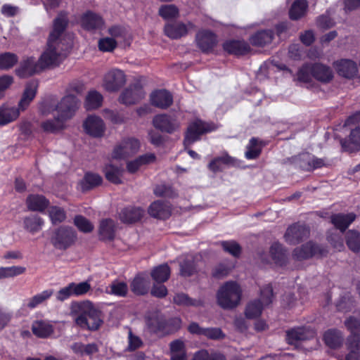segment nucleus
<instances>
[{
	"label": "nucleus",
	"mask_w": 360,
	"mask_h": 360,
	"mask_svg": "<svg viewBox=\"0 0 360 360\" xmlns=\"http://www.w3.org/2000/svg\"><path fill=\"white\" fill-rule=\"evenodd\" d=\"M68 18L63 13H60L54 20L53 30L50 33L45 50L39 58L43 70L53 68L58 66L64 58L63 44L60 39L62 33L65 30Z\"/></svg>",
	"instance_id": "nucleus-1"
},
{
	"label": "nucleus",
	"mask_w": 360,
	"mask_h": 360,
	"mask_svg": "<svg viewBox=\"0 0 360 360\" xmlns=\"http://www.w3.org/2000/svg\"><path fill=\"white\" fill-rule=\"evenodd\" d=\"M241 295L242 291L238 284L234 281H228L217 291V303L224 309H233L240 303Z\"/></svg>",
	"instance_id": "nucleus-2"
},
{
	"label": "nucleus",
	"mask_w": 360,
	"mask_h": 360,
	"mask_svg": "<svg viewBox=\"0 0 360 360\" xmlns=\"http://www.w3.org/2000/svg\"><path fill=\"white\" fill-rule=\"evenodd\" d=\"M75 321L82 328L89 330L98 329L103 322L101 318V311L96 309L90 302L84 305Z\"/></svg>",
	"instance_id": "nucleus-3"
},
{
	"label": "nucleus",
	"mask_w": 360,
	"mask_h": 360,
	"mask_svg": "<svg viewBox=\"0 0 360 360\" xmlns=\"http://www.w3.org/2000/svg\"><path fill=\"white\" fill-rule=\"evenodd\" d=\"M50 240L56 249L65 250L75 244L77 233L72 227L61 226L54 230Z\"/></svg>",
	"instance_id": "nucleus-4"
},
{
	"label": "nucleus",
	"mask_w": 360,
	"mask_h": 360,
	"mask_svg": "<svg viewBox=\"0 0 360 360\" xmlns=\"http://www.w3.org/2000/svg\"><path fill=\"white\" fill-rule=\"evenodd\" d=\"M126 83L124 72L119 69H112L103 77V86L109 92L120 90Z\"/></svg>",
	"instance_id": "nucleus-5"
},
{
	"label": "nucleus",
	"mask_w": 360,
	"mask_h": 360,
	"mask_svg": "<svg viewBox=\"0 0 360 360\" xmlns=\"http://www.w3.org/2000/svg\"><path fill=\"white\" fill-rule=\"evenodd\" d=\"M213 130L210 124L202 122L201 120H195L191 122L188 128L184 140L185 147L190 146L195 141L200 139V136L206 132Z\"/></svg>",
	"instance_id": "nucleus-6"
},
{
	"label": "nucleus",
	"mask_w": 360,
	"mask_h": 360,
	"mask_svg": "<svg viewBox=\"0 0 360 360\" xmlns=\"http://www.w3.org/2000/svg\"><path fill=\"white\" fill-rule=\"evenodd\" d=\"M326 253V248L310 241L301 247L296 248L292 256L297 260H303L315 255L324 256Z\"/></svg>",
	"instance_id": "nucleus-7"
},
{
	"label": "nucleus",
	"mask_w": 360,
	"mask_h": 360,
	"mask_svg": "<svg viewBox=\"0 0 360 360\" xmlns=\"http://www.w3.org/2000/svg\"><path fill=\"white\" fill-rule=\"evenodd\" d=\"M79 101L77 98L72 94H67L56 105L55 110L58 111L62 118H70L78 109Z\"/></svg>",
	"instance_id": "nucleus-8"
},
{
	"label": "nucleus",
	"mask_w": 360,
	"mask_h": 360,
	"mask_svg": "<svg viewBox=\"0 0 360 360\" xmlns=\"http://www.w3.org/2000/svg\"><path fill=\"white\" fill-rule=\"evenodd\" d=\"M140 143L136 139H124L113 150L112 158L124 159L135 154L139 149Z\"/></svg>",
	"instance_id": "nucleus-9"
},
{
	"label": "nucleus",
	"mask_w": 360,
	"mask_h": 360,
	"mask_svg": "<svg viewBox=\"0 0 360 360\" xmlns=\"http://www.w3.org/2000/svg\"><path fill=\"white\" fill-rule=\"evenodd\" d=\"M42 70H44L39 60H36L34 57H27L20 61L18 68L15 69V73L21 78H26Z\"/></svg>",
	"instance_id": "nucleus-10"
},
{
	"label": "nucleus",
	"mask_w": 360,
	"mask_h": 360,
	"mask_svg": "<svg viewBox=\"0 0 360 360\" xmlns=\"http://www.w3.org/2000/svg\"><path fill=\"white\" fill-rule=\"evenodd\" d=\"M309 235V229L303 224H294L290 226L284 235L285 241L290 245H296Z\"/></svg>",
	"instance_id": "nucleus-11"
},
{
	"label": "nucleus",
	"mask_w": 360,
	"mask_h": 360,
	"mask_svg": "<svg viewBox=\"0 0 360 360\" xmlns=\"http://www.w3.org/2000/svg\"><path fill=\"white\" fill-rule=\"evenodd\" d=\"M145 96V92L139 84H134L124 89L119 97V101L124 105H133L139 102Z\"/></svg>",
	"instance_id": "nucleus-12"
},
{
	"label": "nucleus",
	"mask_w": 360,
	"mask_h": 360,
	"mask_svg": "<svg viewBox=\"0 0 360 360\" xmlns=\"http://www.w3.org/2000/svg\"><path fill=\"white\" fill-rule=\"evenodd\" d=\"M153 126L162 132L172 134L179 128V123L172 117L161 114L154 117L153 120Z\"/></svg>",
	"instance_id": "nucleus-13"
},
{
	"label": "nucleus",
	"mask_w": 360,
	"mask_h": 360,
	"mask_svg": "<svg viewBox=\"0 0 360 360\" xmlns=\"http://www.w3.org/2000/svg\"><path fill=\"white\" fill-rule=\"evenodd\" d=\"M193 27V25L191 22L184 24L181 22H172L165 26L164 31L168 37L177 39L186 35Z\"/></svg>",
	"instance_id": "nucleus-14"
},
{
	"label": "nucleus",
	"mask_w": 360,
	"mask_h": 360,
	"mask_svg": "<svg viewBox=\"0 0 360 360\" xmlns=\"http://www.w3.org/2000/svg\"><path fill=\"white\" fill-rule=\"evenodd\" d=\"M188 331L192 334L205 336L211 340H221L225 337L219 328H202L197 323H191Z\"/></svg>",
	"instance_id": "nucleus-15"
},
{
	"label": "nucleus",
	"mask_w": 360,
	"mask_h": 360,
	"mask_svg": "<svg viewBox=\"0 0 360 360\" xmlns=\"http://www.w3.org/2000/svg\"><path fill=\"white\" fill-rule=\"evenodd\" d=\"M84 127L87 134L94 137L103 136L105 124L102 119L96 115H89L84 122Z\"/></svg>",
	"instance_id": "nucleus-16"
},
{
	"label": "nucleus",
	"mask_w": 360,
	"mask_h": 360,
	"mask_svg": "<svg viewBox=\"0 0 360 360\" xmlns=\"http://www.w3.org/2000/svg\"><path fill=\"white\" fill-rule=\"evenodd\" d=\"M196 41L202 51L209 52L216 46L217 37L210 31L202 30L196 34Z\"/></svg>",
	"instance_id": "nucleus-17"
},
{
	"label": "nucleus",
	"mask_w": 360,
	"mask_h": 360,
	"mask_svg": "<svg viewBox=\"0 0 360 360\" xmlns=\"http://www.w3.org/2000/svg\"><path fill=\"white\" fill-rule=\"evenodd\" d=\"M314 336L312 330L306 328H292L286 332V341L290 345H296L298 342L309 340Z\"/></svg>",
	"instance_id": "nucleus-18"
},
{
	"label": "nucleus",
	"mask_w": 360,
	"mask_h": 360,
	"mask_svg": "<svg viewBox=\"0 0 360 360\" xmlns=\"http://www.w3.org/2000/svg\"><path fill=\"white\" fill-rule=\"evenodd\" d=\"M312 76L317 81L327 84L333 80L334 75L330 67L320 63H316L312 64Z\"/></svg>",
	"instance_id": "nucleus-19"
},
{
	"label": "nucleus",
	"mask_w": 360,
	"mask_h": 360,
	"mask_svg": "<svg viewBox=\"0 0 360 360\" xmlns=\"http://www.w3.org/2000/svg\"><path fill=\"white\" fill-rule=\"evenodd\" d=\"M334 65L339 75L352 79L356 75L358 68L356 63L348 59H342L334 63Z\"/></svg>",
	"instance_id": "nucleus-20"
},
{
	"label": "nucleus",
	"mask_w": 360,
	"mask_h": 360,
	"mask_svg": "<svg viewBox=\"0 0 360 360\" xmlns=\"http://www.w3.org/2000/svg\"><path fill=\"white\" fill-rule=\"evenodd\" d=\"M81 23L84 29L94 31L101 29L104 25V21L99 15L91 11H87L82 15Z\"/></svg>",
	"instance_id": "nucleus-21"
},
{
	"label": "nucleus",
	"mask_w": 360,
	"mask_h": 360,
	"mask_svg": "<svg viewBox=\"0 0 360 360\" xmlns=\"http://www.w3.org/2000/svg\"><path fill=\"white\" fill-rule=\"evenodd\" d=\"M150 101L153 105L165 109L172 104L173 97L168 91L161 89L151 94Z\"/></svg>",
	"instance_id": "nucleus-22"
},
{
	"label": "nucleus",
	"mask_w": 360,
	"mask_h": 360,
	"mask_svg": "<svg viewBox=\"0 0 360 360\" xmlns=\"http://www.w3.org/2000/svg\"><path fill=\"white\" fill-rule=\"evenodd\" d=\"M38 88V82L35 80L28 82L25 88L18 108L21 111L25 110L34 98Z\"/></svg>",
	"instance_id": "nucleus-23"
},
{
	"label": "nucleus",
	"mask_w": 360,
	"mask_h": 360,
	"mask_svg": "<svg viewBox=\"0 0 360 360\" xmlns=\"http://www.w3.org/2000/svg\"><path fill=\"white\" fill-rule=\"evenodd\" d=\"M223 49L227 53L236 56L245 55L250 51L249 44L240 40L227 41L224 43Z\"/></svg>",
	"instance_id": "nucleus-24"
},
{
	"label": "nucleus",
	"mask_w": 360,
	"mask_h": 360,
	"mask_svg": "<svg viewBox=\"0 0 360 360\" xmlns=\"http://www.w3.org/2000/svg\"><path fill=\"white\" fill-rule=\"evenodd\" d=\"M144 214V210L138 207H127L121 210L119 214L120 219L126 224H132L141 220Z\"/></svg>",
	"instance_id": "nucleus-25"
},
{
	"label": "nucleus",
	"mask_w": 360,
	"mask_h": 360,
	"mask_svg": "<svg viewBox=\"0 0 360 360\" xmlns=\"http://www.w3.org/2000/svg\"><path fill=\"white\" fill-rule=\"evenodd\" d=\"M340 144L345 151L352 153L360 148V127L352 129L349 138L341 139Z\"/></svg>",
	"instance_id": "nucleus-26"
},
{
	"label": "nucleus",
	"mask_w": 360,
	"mask_h": 360,
	"mask_svg": "<svg viewBox=\"0 0 360 360\" xmlns=\"http://www.w3.org/2000/svg\"><path fill=\"white\" fill-rule=\"evenodd\" d=\"M102 181L103 179L99 174L86 172L78 184L79 189L83 193L86 192L101 185Z\"/></svg>",
	"instance_id": "nucleus-27"
},
{
	"label": "nucleus",
	"mask_w": 360,
	"mask_h": 360,
	"mask_svg": "<svg viewBox=\"0 0 360 360\" xmlns=\"http://www.w3.org/2000/svg\"><path fill=\"white\" fill-rule=\"evenodd\" d=\"M116 231L115 221L111 219H105L101 221L98 233L103 240H112L114 239Z\"/></svg>",
	"instance_id": "nucleus-28"
},
{
	"label": "nucleus",
	"mask_w": 360,
	"mask_h": 360,
	"mask_svg": "<svg viewBox=\"0 0 360 360\" xmlns=\"http://www.w3.org/2000/svg\"><path fill=\"white\" fill-rule=\"evenodd\" d=\"M150 281L146 276L138 274L130 284L131 291L138 295H146L150 288Z\"/></svg>",
	"instance_id": "nucleus-29"
},
{
	"label": "nucleus",
	"mask_w": 360,
	"mask_h": 360,
	"mask_svg": "<svg viewBox=\"0 0 360 360\" xmlns=\"http://www.w3.org/2000/svg\"><path fill=\"white\" fill-rule=\"evenodd\" d=\"M148 213L153 217L165 219L170 216V208L167 203L157 200L150 205Z\"/></svg>",
	"instance_id": "nucleus-30"
},
{
	"label": "nucleus",
	"mask_w": 360,
	"mask_h": 360,
	"mask_svg": "<svg viewBox=\"0 0 360 360\" xmlns=\"http://www.w3.org/2000/svg\"><path fill=\"white\" fill-rule=\"evenodd\" d=\"M32 331L37 337L46 338L53 333V327L47 321H35L32 323Z\"/></svg>",
	"instance_id": "nucleus-31"
},
{
	"label": "nucleus",
	"mask_w": 360,
	"mask_h": 360,
	"mask_svg": "<svg viewBox=\"0 0 360 360\" xmlns=\"http://www.w3.org/2000/svg\"><path fill=\"white\" fill-rule=\"evenodd\" d=\"M355 219L356 214L354 213L337 214L331 217V222L343 233Z\"/></svg>",
	"instance_id": "nucleus-32"
},
{
	"label": "nucleus",
	"mask_w": 360,
	"mask_h": 360,
	"mask_svg": "<svg viewBox=\"0 0 360 360\" xmlns=\"http://www.w3.org/2000/svg\"><path fill=\"white\" fill-rule=\"evenodd\" d=\"M53 294L52 289H49L38 293L32 297L26 300L23 304L24 307L33 309L39 304H41L46 302Z\"/></svg>",
	"instance_id": "nucleus-33"
},
{
	"label": "nucleus",
	"mask_w": 360,
	"mask_h": 360,
	"mask_svg": "<svg viewBox=\"0 0 360 360\" xmlns=\"http://www.w3.org/2000/svg\"><path fill=\"white\" fill-rule=\"evenodd\" d=\"M44 225V220L37 214H32L23 219V228L32 234L40 231Z\"/></svg>",
	"instance_id": "nucleus-34"
},
{
	"label": "nucleus",
	"mask_w": 360,
	"mask_h": 360,
	"mask_svg": "<svg viewBox=\"0 0 360 360\" xmlns=\"http://www.w3.org/2000/svg\"><path fill=\"white\" fill-rule=\"evenodd\" d=\"M343 340L342 333L335 329L327 330L323 335L326 345L332 349L340 347L343 342Z\"/></svg>",
	"instance_id": "nucleus-35"
},
{
	"label": "nucleus",
	"mask_w": 360,
	"mask_h": 360,
	"mask_svg": "<svg viewBox=\"0 0 360 360\" xmlns=\"http://www.w3.org/2000/svg\"><path fill=\"white\" fill-rule=\"evenodd\" d=\"M26 202L28 209L32 211L41 212L49 205V200L40 195H30Z\"/></svg>",
	"instance_id": "nucleus-36"
},
{
	"label": "nucleus",
	"mask_w": 360,
	"mask_h": 360,
	"mask_svg": "<svg viewBox=\"0 0 360 360\" xmlns=\"http://www.w3.org/2000/svg\"><path fill=\"white\" fill-rule=\"evenodd\" d=\"M155 160V155L153 153H146L140 155L134 160L130 161L127 163V168L129 172H136L141 166L150 164Z\"/></svg>",
	"instance_id": "nucleus-37"
},
{
	"label": "nucleus",
	"mask_w": 360,
	"mask_h": 360,
	"mask_svg": "<svg viewBox=\"0 0 360 360\" xmlns=\"http://www.w3.org/2000/svg\"><path fill=\"white\" fill-rule=\"evenodd\" d=\"M274 38V32L271 30L259 31L250 38V42L253 46H264L271 42Z\"/></svg>",
	"instance_id": "nucleus-38"
},
{
	"label": "nucleus",
	"mask_w": 360,
	"mask_h": 360,
	"mask_svg": "<svg viewBox=\"0 0 360 360\" xmlns=\"http://www.w3.org/2000/svg\"><path fill=\"white\" fill-rule=\"evenodd\" d=\"M174 304L182 307H198L203 305L201 300H195L190 297L184 292L176 293L173 297Z\"/></svg>",
	"instance_id": "nucleus-39"
},
{
	"label": "nucleus",
	"mask_w": 360,
	"mask_h": 360,
	"mask_svg": "<svg viewBox=\"0 0 360 360\" xmlns=\"http://www.w3.org/2000/svg\"><path fill=\"white\" fill-rule=\"evenodd\" d=\"M19 108H0V126L7 124L16 120L20 115Z\"/></svg>",
	"instance_id": "nucleus-40"
},
{
	"label": "nucleus",
	"mask_w": 360,
	"mask_h": 360,
	"mask_svg": "<svg viewBox=\"0 0 360 360\" xmlns=\"http://www.w3.org/2000/svg\"><path fill=\"white\" fill-rule=\"evenodd\" d=\"M170 268L167 264L155 267L151 271V277L158 283L167 281L170 276Z\"/></svg>",
	"instance_id": "nucleus-41"
},
{
	"label": "nucleus",
	"mask_w": 360,
	"mask_h": 360,
	"mask_svg": "<svg viewBox=\"0 0 360 360\" xmlns=\"http://www.w3.org/2000/svg\"><path fill=\"white\" fill-rule=\"evenodd\" d=\"M270 254L273 260L276 264L283 265L286 262V250L283 248L281 244L278 243H274L270 248Z\"/></svg>",
	"instance_id": "nucleus-42"
},
{
	"label": "nucleus",
	"mask_w": 360,
	"mask_h": 360,
	"mask_svg": "<svg viewBox=\"0 0 360 360\" xmlns=\"http://www.w3.org/2000/svg\"><path fill=\"white\" fill-rule=\"evenodd\" d=\"M65 119L59 115L53 120H49L41 123V127L44 131L49 133H55L63 128Z\"/></svg>",
	"instance_id": "nucleus-43"
},
{
	"label": "nucleus",
	"mask_w": 360,
	"mask_h": 360,
	"mask_svg": "<svg viewBox=\"0 0 360 360\" xmlns=\"http://www.w3.org/2000/svg\"><path fill=\"white\" fill-rule=\"evenodd\" d=\"M262 148L261 142L257 138H252L246 147L245 158L249 160L256 159L260 155Z\"/></svg>",
	"instance_id": "nucleus-44"
},
{
	"label": "nucleus",
	"mask_w": 360,
	"mask_h": 360,
	"mask_svg": "<svg viewBox=\"0 0 360 360\" xmlns=\"http://www.w3.org/2000/svg\"><path fill=\"white\" fill-rule=\"evenodd\" d=\"M307 2L306 0H297L292 5L289 14L292 20H297L302 17L307 11Z\"/></svg>",
	"instance_id": "nucleus-45"
},
{
	"label": "nucleus",
	"mask_w": 360,
	"mask_h": 360,
	"mask_svg": "<svg viewBox=\"0 0 360 360\" xmlns=\"http://www.w3.org/2000/svg\"><path fill=\"white\" fill-rule=\"evenodd\" d=\"M346 243L353 252L360 251V233L356 230H349L345 236Z\"/></svg>",
	"instance_id": "nucleus-46"
},
{
	"label": "nucleus",
	"mask_w": 360,
	"mask_h": 360,
	"mask_svg": "<svg viewBox=\"0 0 360 360\" xmlns=\"http://www.w3.org/2000/svg\"><path fill=\"white\" fill-rule=\"evenodd\" d=\"M18 61L16 54L5 52L0 54V70H7L12 68Z\"/></svg>",
	"instance_id": "nucleus-47"
},
{
	"label": "nucleus",
	"mask_w": 360,
	"mask_h": 360,
	"mask_svg": "<svg viewBox=\"0 0 360 360\" xmlns=\"http://www.w3.org/2000/svg\"><path fill=\"white\" fill-rule=\"evenodd\" d=\"M102 102V95L96 91H91L86 97V108L87 110L96 109L101 105Z\"/></svg>",
	"instance_id": "nucleus-48"
},
{
	"label": "nucleus",
	"mask_w": 360,
	"mask_h": 360,
	"mask_svg": "<svg viewBox=\"0 0 360 360\" xmlns=\"http://www.w3.org/2000/svg\"><path fill=\"white\" fill-rule=\"evenodd\" d=\"M123 170L113 165H108L105 168V178L110 182L115 184H120L122 183L121 176Z\"/></svg>",
	"instance_id": "nucleus-49"
},
{
	"label": "nucleus",
	"mask_w": 360,
	"mask_h": 360,
	"mask_svg": "<svg viewBox=\"0 0 360 360\" xmlns=\"http://www.w3.org/2000/svg\"><path fill=\"white\" fill-rule=\"evenodd\" d=\"M180 274L184 277H188L196 272V266L194 259L192 257L184 259L179 264Z\"/></svg>",
	"instance_id": "nucleus-50"
},
{
	"label": "nucleus",
	"mask_w": 360,
	"mask_h": 360,
	"mask_svg": "<svg viewBox=\"0 0 360 360\" xmlns=\"http://www.w3.org/2000/svg\"><path fill=\"white\" fill-rule=\"evenodd\" d=\"M263 306L260 300H254L248 304L245 309V316L248 319H255L262 314Z\"/></svg>",
	"instance_id": "nucleus-51"
},
{
	"label": "nucleus",
	"mask_w": 360,
	"mask_h": 360,
	"mask_svg": "<svg viewBox=\"0 0 360 360\" xmlns=\"http://www.w3.org/2000/svg\"><path fill=\"white\" fill-rule=\"evenodd\" d=\"M107 292L114 295L125 297L128 292V286L124 282L115 281L107 288Z\"/></svg>",
	"instance_id": "nucleus-52"
},
{
	"label": "nucleus",
	"mask_w": 360,
	"mask_h": 360,
	"mask_svg": "<svg viewBox=\"0 0 360 360\" xmlns=\"http://www.w3.org/2000/svg\"><path fill=\"white\" fill-rule=\"evenodd\" d=\"M312 155L309 153H304L292 158V162L304 170L310 171V162Z\"/></svg>",
	"instance_id": "nucleus-53"
},
{
	"label": "nucleus",
	"mask_w": 360,
	"mask_h": 360,
	"mask_svg": "<svg viewBox=\"0 0 360 360\" xmlns=\"http://www.w3.org/2000/svg\"><path fill=\"white\" fill-rule=\"evenodd\" d=\"M49 214L53 224L61 223L66 218L64 210L57 206L51 207L49 210Z\"/></svg>",
	"instance_id": "nucleus-54"
},
{
	"label": "nucleus",
	"mask_w": 360,
	"mask_h": 360,
	"mask_svg": "<svg viewBox=\"0 0 360 360\" xmlns=\"http://www.w3.org/2000/svg\"><path fill=\"white\" fill-rule=\"evenodd\" d=\"M312 76V64L306 63L303 65L297 73V79L299 82L308 83L311 81Z\"/></svg>",
	"instance_id": "nucleus-55"
},
{
	"label": "nucleus",
	"mask_w": 360,
	"mask_h": 360,
	"mask_svg": "<svg viewBox=\"0 0 360 360\" xmlns=\"http://www.w3.org/2000/svg\"><path fill=\"white\" fill-rule=\"evenodd\" d=\"M74 224L79 231L84 233L91 232L94 229L93 224L87 219L81 215L75 217Z\"/></svg>",
	"instance_id": "nucleus-56"
},
{
	"label": "nucleus",
	"mask_w": 360,
	"mask_h": 360,
	"mask_svg": "<svg viewBox=\"0 0 360 360\" xmlns=\"http://www.w3.org/2000/svg\"><path fill=\"white\" fill-rule=\"evenodd\" d=\"M353 305V300L349 295L341 297L336 303L337 309L341 312H347L352 310Z\"/></svg>",
	"instance_id": "nucleus-57"
},
{
	"label": "nucleus",
	"mask_w": 360,
	"mask_h": 360,
	"mask_svg": "<svg viewBox=\"0 0 360 360\" xmlns=\"http://www.w3.org/2000/svg\"><path fill=\"white\" fill-rule=\"evenodd\" d=\"M179 14V10L174 5L162 6L159 9V15L165 19L176 18Z\"/></svg>",
	"instance_id": "nucleus-58"
},
{
	"label": "nucleus",
	"mask_w": 360,
	"mask_h": 360,
	"mask_svg": "<svg viewBox=\"0 0 360 360\" xmlns=\"http://www.w3.org/2000/svg\"><path fill=\"white\" fill-rule=\"evenodd\" d=\"M221 244L224 251L230 253L234 257H238L240 255L241 252V248L236 241H223Z\"/></svg>",
	"instance_id": "nucleus-59"
},
{
	"label": "nucleus",
	"mask_w": 360,
	"mask_h": 360,
	"mask_svg": "<svg viewBox=\"0 0 360 360\" xmlns=\"http://www.w3.org/2000/svg\"><path fill=\"white\" fill-rule=\"evenodd\" d=\"M146 324L148 327L154 332L162 329L165 326L164 321L160 319L158 315L148 316L146 319Z\"/></svg>",
	"instance_id": "nucleus-60"
},
{
	"label": "nucleus",
	"mask_w": 360,
	"mask_h": 360,
	"mask_svg": "<svg viewBox=\"0 0 360 360\" xmlns=\"http://www.w3.org/2000/svg\"><path fill=\"white\" fill-rule=\"evenodd\" d=\"M117 46V42L113 38L105 37L98 41V48L102 51H112Z\"/></svg>",
	"instance_id": "nucleus-61"
},
{
	"label": "nucleus",
	"mask_w": 360,
	"mask_h": 360,
	"mask_svg": "<svg viewBox=\"0 0 360 360\" xmlns=\"http://www.w3.org/2000/svg\"><path fill=\"white\" fill-rule=\"evenodd\" d=\"M73 294L75 296H79L86 294L91 288L90 284L87 281L79 283H71Z\"/></svg>",
	"instance_id": "nucleus-62"
},
{
	"label": "nucleus",
	"mask_w": 360,
	"mask_h": 360,
	"mask_svg": "<svg viewBox=\"0 0 360 360\" xmlns=\"http://www.w3.org/2000/svg\"><path fill=\"white\" fill-rule=\"evenodd\" d=\"M345 325L351 335L360 334V321L357 319L350 316L345 320Z\"/></svg>",
	"instance_id": "nucleus-63"
},
{
	"label": "nucleus",
	"mask_w": 360,
	"mask_h": 360,
	"mask_svg": "<svg viewBox=\"0 0 360 360\" xmlns=\"http://www.w3.org/2000/svg\"><path fill=\"white\" fill-rule=\"evenodd\" d=\"M347 347L349 351L360 353V334L350 335L347 338Z\"/></svg>",
	"instance_id": "nucleus-64"
}]
</instances>
